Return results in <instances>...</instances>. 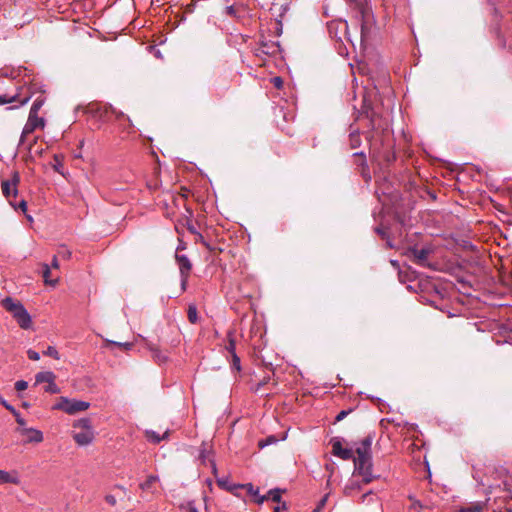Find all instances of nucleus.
I'll return each mask as SVG.
<instances>
[{
	"label": "nucleus",
	"mask_w": 512,
	"mask_h": 512,
	"mask_svg": "<svg viewBox=\"0 0 512 512\" xmlns=\"http://www.w3.org/2000/svg\"><path fill=\"white\" fill-rule=\"evenodd\" d=\"M279 46L276 43H272L268 45L267 43H262L261 48L259 49L261 53L264 54H274L277 52Z\"/></svg>",
	"instance_id": "obj_21"
},
{
	"label": "nucleus",
	"mask_w": 512,
	"mask_h": 512,
	"mask_svg": "<svg viewBox=\"0 0 512 512\" xmlns=\"http://www.w3.org/2000/svg\"><path fill=\"white\" fill-rule=\"evenodd\" d=\"M279 511H280V506H276V507L274 508V512H279Z\"/></svg>",
	"instance_id": "obj_56"
},
{
	"label": "nucleus",
	"mask_w": 512,
	"mask_h": 512,
	"mask_svg": "<svg viewBox=\"0 0 512 512\" xmlns=\"http://www.w3.org/2000/svg\"><path fill=\"white\" fill-rule=\"evenodd\" d=\"M226 9H227V13L230 15L235 13L233 6H228Z\"/></svg>",
	"instance_id": "obj_49"
},
{
	"label": "nucleus",
	"mask_w": 512,
	"mask_h": 512,
	"mask_svg": "<svg viewBox=\"0 0 512 512\" xmlns=\"http://www.w3.org/2000/svg\"><path fill=\"white\" fill-rule=\"evenodd\" d=\"M1 305L12 314L13 318L22 329H29L31 327V316L20 301H15L11 297H6L1 301Z\"/></svg>",
	"instance_id": "obj_2"
},
{
	"label": "nucleus",
	"mask_w": 512,
	"mask_h": 512,
	"mask_svg": "<svg viewBox=\"0 0 512 512\" xmlns=\"http://www.w3.org/2000/svg\"><path fill=\"white\" fill-rule=\"evenodd\" d=\"M45 120L36 114L29 113L28 120L23 128L20 143H24V139L27 135L33 133L37 128H44Z\"/></svg>",
	"instance_id": "obj_6"
},
{
	"label": "nucleus",
	"mask_w": 512,
	"mask_h": 512,
	"mask_svg": "<svg viewBox=\"0 0 512 512\" xmlns=\"http://www.w3.org/2000/svg\"><path fill=\"white\" fill-rule=\"evenodd\" d=\"M3 484L19 485L20 478H19L18 472L15 470L8 472V471L0 469V485H3Z\"/></svg>",
	"instance_id": "obj_14"
},
{
	"label": "nucleus",
	"mask_w": 512,
	"mask_h": 512,
	"mask_svg": "<svg viewBox=\"0 0 512 512\" xmlns=\"http://www.w3.org/2000/svg\"><path fill=\"white\" fill-rule=\"evenodd\" d=\"M330 444L332 446V453L334 456L339 457L342 460H353L354 450L352 448H344L341 438H332L330 440Z\"/></svg>",
	"instance_id": "obj_8"
},
{
	"label": "nucleus",
	"mask_w": 512,
	"mask_h": 512,
	"mask_svg": "<svg viewBox=\"0 0 512 512\" xmlns=\"http://www.w3.org/2000/svg\"><path fill=\"white\" fill-rule=\"evenodd\" d=\"M15 208L16 209L19 208L21 211L26 212L27 211V202L25 200H22V201H20V203L18 204L17 207L15 206Z\"/></svg>",
	"instance_id": "obj_44"
},
{
	"label": "nucleus",
	"mask_w": 512,
	"mask_h": 512,
	"mask_svg": "<svg viewBox=\"0 0 512 512\" xmlns=\"http://www.w3.org/2000/svg\"><path fill=\"white\" fill-rule=\"evenodd\" d=\"M108 345H114L123 348L124 350H128V342H114V341H107Z\"/></svg>",
	"instance_id": "obj_40"
},
{
	"label": "nucleus",
	"mask_w": 512,
	"mask_h": 512,
	"mask_svg": "<svg viewBox=\"0 0 512 512\" xmlns=\"http://www.w3.org/2000/svg\"><path fill=\"white\" fill-rule=\"evenodd\" d=\"M0 404H2L11 413H15V408L12 405H10L1 395H0Z\"/></svg>",
	"instance_id": "obj_38"
},
{
	"label": "nucleus",
	"mask_w": 512,
	"mask_h": 512,
	"mask_svg": "<svg viewBox=\"0 0 512 512\" xmlns=\"http://www.w3.org/2000/svg\"><path fill=\"white\" fill-rule=\"evenodd\" d=\"M371 494V492H368V493H365L363 496H362V502H364L366 500V498Z\"/></svg>",
	"instance_id": "obj_51"
},
{
	"label": "nucleus",
	"mask_w": 512,
	"mask_h": 512,
	"mask_svg": "<svg viewBox=\"0 0 512 512\" xmlns=\"http://www.w3.org/2000/svg\"><path fill=\"white\" fill-rule=\"evenodd\" d=\"M272 82L276 88H281L283 85V80L280 77H274Z\"/></svg>",
	"instance_id": "obj_42"
},
{
	"label": "nucleus",
	"mask_w": 512,
	"mask_h": 512,
	"mask_svg": "<svg viewBox=\"0 0 512 512\" xmlns=\"http://www.w3.org/2000/svg\"><path fill=\"white\" fill-rule=\"evenodd\" d=\"M157 480L156 476H149L148 480L145 483L141 484L142 489H148L150 488V485Z\"/></svg>",
	"instance_id": "obj_39"
},
{
	"label": "nucleus",
	"mask_w": 512,
	"mask_h": 512,
	"mask_svg": "<svg viewBox=\"0 0 512 512\" xmlns=\"http://www.w3.org/2000/svg\"><path fill=\"white\" fill-rule=\"evenodd\" d=\"M354 156H360L363 159V164L365 163V155L362 152H356Z\"/></svg>",
	"instance_id": "obj_50"
},
{
	"label": "nucleus",
	"mask_w": 512,
	"mask_h": 512,
	"mask_svg": "<svg viewBox=\"0 0 512 512\" xmlns=\"http://www.w3.org/2000/svg\"><path fill=\"white\" fill-rule=\"evenodd\" d=\"M20 434L27 436V443H40L43 441V433L40 430L34 428H22L18 429Z\"/></svg>",
	"instance_id": "obj_13"
},
{
	"label": "nucleus",
	"mask_w": 512,
	"mask_h": 512,
	"mask_svg": "<svg viewBox=\"0 0 512 512\" xmlns=\"http://www.w3.org/2000/svg\"><path fill=\"white\" fill-rule=\"evenodd\" d=\"M12 414L15 416L16 422L20 426H24L25 425V420L21 417L20 413L16 409H15V413H12Z\"/></svg>",
	"instance_id": "obj_41"
},
{
	"label": "nucleus",
	"mask_w": 512,
	"mask_h": 512,
	"mask_svg": "<svg viewBox=\"0 0 512 512\" xmlns=\"http://www.w3.org/2000/svg\"><path fill=\"white\" fill-rule=\"evenodd\" d=\"M239 488H243L247 491L248 494L254 496L255 498V502L257 504H263L264 501L267 500V496L265 495H260L259 494V488H255L253 486V484L251 483H246V484H241V485H238Z\"/></svg>",
	"instance_id": "obj_16"
},
{
	"label": "nucleus",
	"mask_w": 512,
	"mask_h": 512,
	"mask_svg": "<svg viewBox=\"0 0 512 512\" xmlns=\"http://www.w3.org/2000/svg\"><path fill=\"white\" fill-rule=\"evenodd\" d=\"M330 444L332 446V453L334 456L339 457L342 460H353L354 450L352 448H344L341 438H332L330 440Z\"/></svg>",
	"instance_id": "obj_7"
},
{
	"label": "nucleus",
	"mask_w": 512,
	"mask_h": 512,
	"mask_svg": "<svg viewBox=\"0 0 512 512\" xmlns=\"http://www.w3.org/2000/svg\"><path fill=\"white\" fill-rule=\"evenodd\" d=\"M74 440L79 445H88L92 442L94 438L93 431L91 429L82 430L80 432H76L73 435Z\"/></svg>",
	"instance_id": "obj_15"
},
{
	"label": "nucleus",
	"mask_w": 512,
	"mask_h": 512,
	"mask_svg": "<svg viewBox=\"0 0 512 512\" xmlns=\"http://www.w3.org/2000/svg\"><path fill=\"white\" fill-rule=\"evenodd\" d=\"M180 278H181V288L184 291L186 289V285H187L189 276L184 277V275H180Z\"/></svg>",
	"instance_id": "obj_45"
},
{
	"label": "nucleus",
	"mask_w": 512,
	"mask_h": 512,
	"mask_svg": "<svg viewBox=\"0 0 512 512\" xmlns=\"http://www.w3.org/2000/svg\"><path fill=\"white\" fill-rule=\"evenodd\" d=\"M350 146L352 149L358 148L361 144V139L358 131L351 132L349 135Z\"/></svg>",
	"instance_id": "obj_22"
},
{
	"label": "nucleus",
	"mask_w": 512,
	"mask_h": 512,
	"mask_svg": "<svg viewBox=\"0 0 512 512\" xmlns=\"http://www.w3.org/2000/svg\"><path fill=\"white\" fill-rule=\"evenodd\" d=\"M129 25H130V27L133 25V28H135V27L137 26V25H136L134 22H132V21H130V22H129Z\"/></svg>",
	"instance_id": "obj_55"
},
{
	"label": "nucleus",
	"mask_w": 512,
	"mask_h": 512,
	"mask_svg": "<svg viewBox=\"0 0 512 512\" xmlns=\"http://www.w3.org/2000/svg\"><path fill=\"white\" fill-rule=\"evenodd\" d=\"M373 435L369 434L356 444L353 456L354 473L360 475L365 484L370 483L375 476L372 473V443Z\"/></svg>",
	"instance_id": "obj_1"
},
{
	"label": "nucleus",
	"mask_w": 512,
	"mask_h": 512,
	"mask_svg": "<svg viewBox=\"0 0 512 512\" xmlns=\"http://www.w3.org/2000/svg\"><path fill=\"white\" fill-rule=\"evenodd\" d=\"M85 112L102 121H108L112 116H115L116 119L124 116L122 112L117 111L111 105H103L98 102L89 103L85 108Z\"/></svg>",
	"instance_id": "obj_3"
},
{
	"label": "nucleus",
	"mask_w": 512,
	"mask_h": 512,
	"mask_svg": "<svg viewBox=\"0 0 512 512\" xmlns=\"http://www.w3.org/2000/svg\"><path fill=\"white\" fill-rule=\"evenodd\" d=\"M367 116L370 119L371 128L373 130L372 137H375V134L381 133L383 136L389 134L390 129V119L387 116H382L376 113L375 111H371Z\"/></svg>",
	"instance_id": "obj_5"
},
{
	"label": "nucleus",
	"mask_w": 512,
	"mask_h": 512,
	"mask_svg": "<svg viewBox=\"0 0 512 512\" xmlns=\"http://www.w3.org/2000/svg\"><path fill=\"white\" fill-rule=\"evenodd\" d=\"M430 253L431 249L428 247H423L421 249L415 248L412 250L415 263L423 267L428 266V257Z\"/></svg>",
	"instance_id": "obj_12"
},
{
	"label": "nucleus",
	"mask_w": 512,
	"mask_h": 512,
	"mask_svg": "<svg viewBox=\"0 0 512 512\" xmlns=\"http://www.w3.org/2000/svg\"><path fill=\"white\" fill-rule=\"evenodd\" d=\"M356 488L359 489V486L354 481H351L349 484L345 486L344 492L346 495H350L351 491Z\"/></svg>",
	"instance_id": "obj_36"
},
{
	"label": "nucleus",
	"mask_w": 512,
	"mask_h": 512,
	"mask_svg": "<svg viewBox=\"0 0 512 512\" xmlns=\"http://www.w3.org/2000/svg\"><path fill=\"white\" fill-rule=\"evenodd\" d=\"M188 512H198V510L194 505L189 504Z\"/></svg>",
	"instance_id": "obj_48"
},
{
	"label": "nucleus",
	"mask_w": 512,
	"mask_h": 512,
	"mask_svg": "<svg viewBox=\"0 0 512 512\" xmlns=\"http://www.w3.org/2000/svg\"><path fill=\"white\" fill-rule=\"evenodd\" d=\"M27 356H28V358H29L30 360H33V361H37V360H39V359H40V355H39V353H38V352H36V351H34V350H32V349H29V350L27 351Z\"/></svg>",
	"instance_id": "obj_37"
},
{
	"label": "nucleus",
	"mask_w": 512,
	"mask_h": 512,
	"mask_svg": "<svg viewBox=\"0 0 512 512\" xmlns=\"http://www.w3.org/2000/svg\"><path fill=\"white\" fill-rule=\"evenodd\" d=\"M335 25L337 26V29H342L344 31V35L345 37H347L348 40H350V35H349V31H348V24L346 21H340V22H337L335 23ZM334 27V24H331L329 26V29L330 31L333 29Z\"/></svg>",
	"instance_id": "obj_26"
},
{
	"label": "nucleus",
	"mask_w": 512,
	"mask_h": 512,
	"mask_svg": "<svg viewBox=\"0 0 512 512\" xmlns=\"http://www.w3.org/2000/svg\"><path fill=\"white\" fill-rule=\"evenodd\" d=\"M146 437L151 443L158 444L162 440H166L169 437V430H166L162 435L156 433L155 431L148 430L146 431Z\"/></svg>",
	"instance_id": "obj_17"
},
{
	"label": "nucleus",
	"mask_w": 512,
	"mask_h": 512,
	"mask_svg": "<svg viewBox=\"0 0 512 512\" xmlns=\"http://www.w3.org/2000/svg\"><path fill=\"white\" fill-rule=\"evenodd\" d=\"M43 355L52 357L54 359H60V355L57 351V349L53 346H48L45 351H43Z\"/></svg>",
	"instance_id": "obj_28"
},
{
	"label": "nucleus",
	"mask_w": 512,
	"mask_h": 512,
	"mask_svg": "<svg viewBox=\"0 0 512 512\" xmlns=\"http://www.w3.org/2000/svg\"><path fill=\"white\" fill-rule=\"evenodd\" d=\"M231 367L238 372L241 370L240 358L237 353L231 355Z\"/></svg>",
	"instance_id": "obj_31"
},
{
	"label": "nucleus",
	"mask_w": 512,
	"mask_h": 512,
	"mask_svg": "<svg viewBox=\"0 0 512 512\" xmlns=\"http://www.w3.org/2000/svg\"><path fill=\"white\" fill-rule=\"evenodd\" d=\"M51 266L55 269L59 268V263H58V259H57V256L55 255L53 257V260H52V263H51Z\"/></svg>",
	"instance_id": "obj_46"
},
{
	"label": "nucleus",
	"mask_w": 512,
	"mask_h": 512,
	"mask_svg": "<svg viewBox=\"0 0 512 512\" xmlns=\"http://www.w3.org/2000/svg\"><path fill=\"white\" fill-rule=\"evenodd\" d=\"M30 98H31L30 95L25 96L24 98H21L20 94H18V93L14 94V95L4 94V95H0V105L17 102L18 105L14 106V108H17V107L23 106L26 103H28Z\"/></svg>",
	"instance_id": "obj_11"
},
{
	"label": "nucleus",
	"mask_w": 512,
	"mask_h": 512,
	"mask_svg": "<svg viewBox=\"0 0 512 512\" xmlns=\"http://www.w3.org/2000/svg\"><path fill=\"white\" fill-rule=\"evenodd\" d=\"M156 56L160 57V52L159 51L156 52Z\"/></svg>",
	"instance_id": "obj_57"
},
{
	"label": "nucleus",
	"mask_w": 512,
	"mask_h": 512,
	"mask_svg": "<svg viewBox=\"0 0 512 512\" xmlns=\"http://www.w3.org/2000/svg\"><path fill=\"white\" fill-rule=\"evenodd\" d=\"M152 352H153V357L158 361V362H164L166 361L167 359V356L162 353L160 350H158L156 347H152L151 348Z\"/></svg>",
	"instance_id": "obj_30"
},
{
	"label": "nucleus",
	"mask_w": 512,
	"mask_h": 512,
	"mask_svg": "<svg viewBox=\"0 0 512 512\" xmlns=\"http://www.w3.org/2000/svg\"><path fill=\"white\" fill-rule=\"evenodd\" d=\"M375 231H376L379 235H381V236H383V237L385 236V232H384V230H383L381 227H376V228H375Z\"/></svg>",
	"instance_id": "obj_47"
},
{
	"label": "nucleus",
	"mask_w": 512,
	"mask_h": 512,
	"mask_svg": "<svg viewBox=\"0 0 512 512\" xmlns=\"http://www.w3.org/2000/svg\"><path fill=\"white\" fill-rule=\"evenodd\" d=\"M327 500V496H325L322 500H321V503H320V506H323L325 504Z\"/></svg>",
	"instance_id": "obj_52"
},
{
	"label": "nucleus",
	"mask_w": 512,
	"mask_h": 512,
	"mask_svg": "<svg viewBox=\"0 0 512 512\" xmlns=\"http://www.w3.org/2000/svg\"><path fill=\"white\" fill-rule=\"evenodd\" d=\"M217 484H218L220 487L225 488L226 490L231 491V492H232L235 488H237V487H238V485H237V486H236V485H228V482H227V480H225V479H218V480H217Z\"/></svg>",
	"instance_id": "obj_34"
},
{
	"label": "nucleus",
	"mask_w": 512,
	"mask_h": 512,
	"mask_svg": "<svg viewBox=\"0 0 512 512\" xmlns=\"http://www.w3.org/2000/svg\"><path fill=\"white\" fill-rule=\"evenodd\" d=\"M74 427L82 430L91 429V422L88 418H82L75 422Z\"/></svg>",
	"instance_id": "obj_27"
},
{
	"label": "nucleus",
	"mask_w": 512,
	"mask_h": 512,
	"mask_svg": "<svg viewBox=\"0 0 512 512\" xmlns=\"http://www.w3.org/2000/svg\"><path fill=\"white\" fill-rule=\"evenodd\" d=\"M280 509H284L286 510L287 509V505L285 502L282 503V505L280 506Z\"/></svg>",
	"instance_id": "obj_53"
},
{
	"label": "nucleus",
	"mask_w": 512,
	"mask_h": 512,
	"mask_svg": "<svg viewBox=\"0 0 512 512\" xmlns=\"http://www.w3.org/2000/svg\"><path fill=\"white\" fill-rule=\"evenodd\" d=\"M55 374L51 371L39 372L35 376L36 384L49 383L55 381Z\"/></svg>",
	"instance_id": "obj_18"
},
{
	"label": "nucleus",
	"mask_w": 512,
	"mask_h": 512,
	"mask_svg": "<svg viewBox=\"0 0 512 512\" xmlns=\"http://www.w3.org/2000/svg\"><path fill=\"white\" fill-rule=\"evenodd\" d=\"M90 404L81 400H71L66 397H60L58 402L54 405L53 409L64 411L67 414H75L77 412L85 411Z\"/></svg>",
	"instance_id": "obj_4"
},
{
	"label": "nucleus",
	"mask_w": 512,
	"mask_h": 512,
	"mask_svg": "<svg viewBox=\"0 0 512 512\" xmlns=\"http://www.w3.org/2000/svg\"><path fill=\"white\" fill-rule=\"evenodd\" d=\"M43 104H44V98L38 97L33 102L32 106L30 108V112L29 113H33V114L38 115V112L42 108Z\"/></svg>",
	"instance_id": "obj_24"
},
{
	"label": "nucleus",
	"mask_w": 512,
	"mask_h": 512,
	"mask_svg": "<svg viewBox=\"0 0 512 512\" xmlns=\"http://www.w3.org/2000/svg\"><path fill=\"white\" fill-rule=\"evenodd\" d=\"M115 490H117L119 493L117 494H108L105 496V501L110 504L111 506H114L117 502V496L119 494H124V491L120 488V487H117L115 488Z\"/></svg>",
	"instance_id": "obj_25"
},
{
	"label": "nucleus",
	"mask_w": 512,
	"mask_h": 512,
	"mask_svg": "<svg viewBox=\"0 0 512 512\" xmlns=\"http://www.w3.org/2000/svg\"><path fill=\"white\" fill-rule=\"evenodd\" d=\"M175 260L179 267L180 275L190 276V272L192 269V263L186 255L183 254H175Z\"/></svg>",
	"instance_id": "obj_10"
},
{
	"label": "nucleus",
	"mask_w": 512,
	"mask_h": 512,
	"mask_svg": "<svg viewBox=\"0 0 512 512\" xmlns=\"http://www.w3.org/2000/svg\"><path fill=\"white\" fill-rule=\"evenodd\" d=\"M228 343L225 346V350L231 355L236 354V343L234 339V334L232 331H229L227 334Z\"/></svg>",
	"instance_id": "obj_19"
},
{
	"label": "nucleus",
	"mask_w": 512,
	"mask_h": 512,
	"mask_svg": "<svg viewBox=\"0 0 512 512\" xmlns=\"http://www.w3.org/2000/svg\"><path fill=\"white\" fill-rule=\"evenodd\" d=\"M42 275H43L45 284H50V285L54 286L58 282L57 278L56 279L50 278L51 271H50V267L47 264H43Z\"/></svg>",
	"instance_id": "obj_20"
},
{
	"label": "nucleus",
	"mask_w": 512,
	"mask_h": 512,
	"mask_svg": "<svg viewBox=\"0 0 512 512\" xmlns=\"http://www.w3.org/2000/svg\"><path fill=\"white\" fill-rule=\"evenodd\" d=\"M20 182V175L17 171L12 173L11 180H3L1 183L3 195L9 199L11 196L16 197L18 194L17 185Z\"/></svg>",
	"instance_id": "obj_9"
},
{
	"label": "nucleus",
	"mask_w": 512,
	"mask_h": 512,
	"mask_svg": "<svg viewBox=\"0 0 512 512\" xmlns=\"http://www.w3.org/2000/svg\"><path fill=\"white\" fill-rule=\"evenodd\" d=\"M56 256L62 259H69L71 257V251L65 247H60Z\"/></svg>",
	"instance_id": "obj_32"
},
{
	"label": "nucleus",
	"mask_w": 512,
	"mask_h": 512,
	"mask_svg": "<svg viewBox=\"0 0 512 512\" xmlns=\"http://www.w3.org/2000/svg\"><path fill=\"white\" fill-rule=\"evenodd\" d=\"M187 315H188V319H189V321L191 323H196V321H197V309H196L195 306L190 305L188 307Z\"/></svg>",
	"instance_id": "obj_29"
},
{
	"label": "nucleus",
	"mask_w": 512,
	"mask_h": 512,
	"mask_svg": "<svg viewBox=\"0 0 512 512\" xmlns=\"http://www.w3.org/2000/svg\"><path fill=\"white\" fill-rule=\"evenodd\" d=\"M28 387V383L24 380H19L15 383V389L17 391H24Z\"/></svg>",
	"instance_id": "obj_35"
},
{
	"label": "nucleus",
	"mask_w": 512,
	"mask_h": 512,
	"mask_svg": "<svg viewBox=\"0 0 512 512\" xmlns=\"http://www.w3.org/2000/svg\"><path fill=\"white\" fill-rule=\"evenodd\" d=\"M184 245L180 244L178 247H177V251H179L180 249H184Z\"/></svg>",
	"instance_id": "obj_54"
},
{
	"label": "nucleus",
	"mask_w": 512,
	"mask_h": 512,
	"mask_svg": "<svg viewBox=\"0 0 512 512\" xmlns=\"http://www.w3.org/2000/svg\"><path fill=\"white\" fill-rule=\"evenodd\" d=\"M281 490L276 488V489H271L268 494L266 495L267 496V499H271L273 502H277V503H280L281 501Z\"/></svg>",
	"instance_id": "obj_23"
},
{
	"label": "nucleus",
	"mask_w": 512,
	"mask_h": 512,
	"mask_svg": "<svg viewBox=\"0 0 512 512\" xmlns=\"http://www.w3.org/2000/svg\"><path fill=\"white\" fill-rule=\"evenodd\" d=\"M348 413H349V411H346V410L340 411L336 416V421L339 422V421L343 420L348 415Z\"/></svg>",
	"instance_id": "obj_43"
},
{
	"label": "nucleus",
	"mask_w": 512,
	"mask_h": 512,
	"mask_svg": "<svg viewBox=\"0 0 512 512\" xmlns=\"http://www.w3.org/2000/svg\"><path fill=\"white\" fill-rule=\"evenodd\" d=\"M45 392L51 393V394H56V393L60 392V389L55 384V381H53V382H49L48 385L45 387Z\"/></svg>",
	"instance_id": "obj_33"
}]
</instances>
